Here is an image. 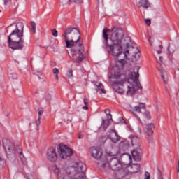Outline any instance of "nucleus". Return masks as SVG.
<instances>
[{
	"label": "nucleus",
	"mask_w": 179,
	"mask_h": 179,
	"mask_svg": "<svg viewBox=\"0 0 179 179\" xmlns=\"http://www.w3.org/2000/svg\"><path fill=\"white\" fill-rule=\"evenodd\" d=\"M82 108H83V110H89V106H88V105H87L85 106H83Z\"/></svg>",
	"instance_id": "obj_42"
},
{
	"label": "nucleus",
	"mask_w": 179,
	"mask_h": 179,
	"mask_svg": "<svg viewBox=\"0 0 179 179\" xmlns=\"http://www.w3.org/2000/svg\"><path fill=\"white\" fill-rule=\"evenodd\" d=\"M31 30L34 34H36V22L34 21L31 22Z\"/></svg>",
	"instance_id": "obj_26"
},
{
	"label": "nucleus",
	"mask_w": 179,
	"mask_h": 179,
	"mask_svg": "<svg viewBox=\"0 0 179 179\" xmlns=\"http://www.w3.org/2000/svg\"><path fill=\"white\" fill-rule=\"evenodd\" d=\"M119 146L122 149H128L129 147V141H128V140L122 141H120Z\"/></svg>",
	"instance_id": "obj_21"
},
{
	"label": "nucleus",
	"mask_w": 179,
	"mask_h": 179,
	"mask_svg": "<svg viewBox=\"0 0 179 179\" xmlns=\"http://www.w3.org/2000/svg\"><path fill=\"white\" fill-rule=\"evenodd\" d=\"M131 174H135L138 173V171H139V170L141 169V164H133L131 166Z\"/></svg>",
	"instance_id": "obj_20"
},
{
	"label": "nucleus",
	"mask_w": 179,
	"mask_h": 179,
	"mask_svg": "<svg viewBox=\"0 0 179 179\" xmlns=\"http://www.w3.org/2000/svg\"><path fill=\"white\" fill-rule=\"evenodd\" d=\"M131 155L133 156V159L134 160H135V162H141V152H138L136 150H134L131 152Z\"/></svg>",
	"instance_id": "obj_19"
},
{
	"label": "nucleus",
	"mask_w": 179,
	"mask_h": 179,
	"mask_svg": "<svg viewBox=\"0 0 179 179\" xmlns=\"http://www.w3.org/2000/svg\"><path fill=\"white\" fill-rule=\"evenodd\" d=\"M150 38H152V37H150V38H148V41H149V43H150V45H152L153 42H152V41H150Z\"/></svg>",
	"instance_id": "obj_44"
},
{
	"label": "nucleus",
	"mask_w": 179,
	"mask_h": 179,
	"mask_svg": "<svg viewBox=\"0 0 179 179\" xmlns=\"http://www.w3.org/2000/svg\"><path fill=\"white\" fill-rule=\"evenodd\" d=\"M55 79H56L57 80H58V79H59V78H58V74H56V76H55Z\"/></svg>",
	"instance_id": "obj_46"
},
{
	"label": "nucleus",
	"mask_w": 179,
	"mask_h": 179,
	"mask_svg": "<svg viewBox=\"0 0 179 179\" xmlns=\"http://www.w3.org/2000/svg\"><path fill=\"white\" fill-rule=\"evenodd\" d=\"M43 113H44V110H43V108H39L38 110V114L39 118H41V115H43Z\"/></svg>",
	"instance_id": "obj_30"
},
{
	"label": "nucleus",
	"mask_w": 179,
	"mask_h": 179,
	"mask_svg": "<svg viewBox=\"0 0 179 179\" xmlns=\"http://www.w3.org/2000/svg\"><path fill=\"white\" fill-rule=\"evenodd\" d=\"M159 66L157 68H163V57L160 56L159 59V62H157Z\"/></svg>",
	"instance_id": "obj_27"
},
{
	"label": "nucleus",
	"mask_w": 179,
	"mask_h": 179,
	"mask_svg": "<svg viewBox=\"0 0 179 179\" xmlns=\"http://www.w3.org/2000/svg\"><path fill=\"white\" fill-rule=\"evenodd\" d=\"M62 37L64 38L66 48H71L69 57L73 64H80L85 59V49L80 43V32L78 28L68 27L64 30Z\"/></svg>",
	"instance_id": "obj_2"
},
{
	"label": "nucleus",
	"mask_w": 179,
	"mask_h": 179,
	"mask_svg": "<svg viewBox=\"0 0 179 179\" xmlns=\"http://www.w3.org/2000/svg\"><path fill=\"white\" fill-rule=\"evenodd\" d=\"M137 118H138V121H141V119L139 117H137Z\"/></svg>",
	"instance_id": "obj_51"
},
{
	"label": "nucleus",
	"mask_w": 179,
	"mask_h": 179,
	"mask_svg": "<svg viewBox=\"0 0 179 179\" xmlns=\"http://www.w3.org/2000/svg\"><path fill=\"white\" fill-rule=\"evenodd\" d=\"M53 73H55V75H58L59 73V70L57 68L53 69Z\"/></svg>",
	"instance_id": "obj_38"
},
{
	"label": "nucleus",
	"mask_w": 179,
	"mask_h": 179,
	"mask_svg": "<svg viewBox=\"0 0 179 179\" xmlns=\"http://www.w3.org/2000/svg\"><path fill=\"white\" fill-rule=\"evenodd\" d=\"M104 113H105V114H106V115H110V120H111V121H113V117H111L112 115H111V113H110L111 111L110 110V109L105 110Z\"/></svg>",
	"instance_id": "obj_31"
},
{
	"label": "nucleus",
	"mask_w": 179,
	"mask_h": 179,
	"mask_svg": "<svg viewBox=\"0 0 179 179\" xmlns=\"http://www.w3.org/2000/svg\"><path fill=\"white\" fill-rule=\"evenodd\" d=\"M108 138L110 139L113 143H117V142H120V141H121V136L118 135L117 131L113 129H110V134L108 136Z\"/></svg>",
	"instance_id": "obj_13"
},
{
	"label": "nucleus",
	"mask_w": 179,
	"mask_h": 179,
	"mask_svg": "<svg viewBox=\"0 0 179 179\" xmlns=\"http://www.w3.org/2000/svg\"><path fill=\"white\" fill-rule=\"evenodd\" d=\"M138 7L148 9V8H150V3H149V0H140L138 1Z\"/></svg>",
	"instance_id": "obj_17"
},
{
	"label": "nucleus",
	"mask_w": 179,
	"mask_h": 179,
	"mask_svg": "<svg viewBox=\"0 0 179 179\" xmlns=\"http://www.w3.org/2000/svg\"><path fill=\"white\" fill-rule=\"evenodd\" d=\"M47 157L50 162H57L58 159V155H57V151L53 147H50L48 149L47 151Z\"/></svg>",
	"instance_id": "obj_11"
},
{
	"label": "nucleus",
	"mask_w": 179,
	"mask_h": 179,
	"mask_svg": "<svg viewBox=\"0 0 179 179\" xmlns=\"http://www.w3.org/2000/svg\"><path fill=\"white\" fill-rule=\"evenodd\" d=\"M41 117H38L37 120L35 122L36 125H40Z\"/></svg>",
	"instance_id": "obj_39"
},
{
	"label": "nucleus",
	"mask_w": 179,
	"mask_h": 179,
	"mask_svg": "<svg viewBox=\"0 0 179 179\" xmlns=\"http://www.w3.org/2000/svg\"><path fill=\"white\" fill-rule=\"evenodd\" d=\"M98 167L100 170H110L111 169L114 171H120L122 169V165L118 159L114 157L108 162L107 157H103L97 162Z\"/></svg>",
	"instance_id": "obj_7"
},
{
	"label": "nucleus",
	"mask_w": 179,
	"mask_h": 179,
	"mask_svg": "<svg viewBox=\"0 0 179 179\" xmlns=\"http://www.w3.org/2000/svg\"><path fill=\"white\" fill-rule=\"evenodd\" d=\"M108 125H110V122L107 120H102V127L104 131H107V128H108Z\"/></svg>",
	"instance_id": "obj_24"
},
{
	"label": "nucleus",
	"mask_w": 179,
	"mask_h": 179,
	"mask_svg": "<svg viewBox=\"0 0 179 179\" xmlns=\"http://www.w3.org/2000/svg\"><path fill=\"white\" fill-rule=\"evenodd\" d=\"M146 108V104L143 103H140L138 106L134 107V111L136 113H141V110Z\"/></svg>",
	"instance_id": "obj_22"
},
{
	"label": "nucleus",
	"mask_w": 179,
	"mask_h": 179,
	"mask_svg": "<svg viewBox=\"0 0 179 179\" xmlns=\"http://www.w3.org/2000/svg\"><path fill=\"white\" fill-rule=\"evenodd\" d=\"M131 145L136 149H139L141 147V138L136 136H131Z\"/></svg>",
	"instance_id": "obj_16"
},
{
	"label": "nucleus",
	"mask_w": 179,
	"mask_h": 179,
	"mask_svg": "<svg viewBox=\"0 0 179 179\" xmlns=\"http://www.w3.org/2000/svg\"><path fill=\"white\" fill-rule=\"evenodd\" d=\"M145 24H147V26H150V24H152V21L150 20V19H145Z\"/></svg>",
	"instance_id": "obj_34"
},
{
	"label": "nucleus",
	"mask_w": 179,
	"mask_h": 179,
	"mask_svg": "<svg viewBox=\"0 0 179 179\" xmlns=\"http://www.w3.org/2000/svg\"><path fill=\"white\" fill-rule=\"evenodd\" d=\"M6 117H9V114L6 115Z\"/></svg>",
	"instance_id": "obj_50"
},
{
	"label": "nucleus",
	"mask_w": 179,
	"mask_h": 179,
	"mask_svg": "<svg viewBox=\"0 0 179 179\" xmlns=\"http://www.w3.org/2000/svg\"><path fill=\"white\" fill-rule=\"evenodd\" d=\"M119 41L120 42V47L123 48L124 52L128 51L129 48H135V47L129 45V44H131V38L129 36H126L124 38V36L121 37L119 39Z\"/></svg>",
	"instance_id": "obj_9"
},
{
	"label": "nucleus",
	"mask_w": 179,
	"mask_h": 179,
	"mask_svg": "<svg viewBox=\"0 0 179 179\" xmlns=\"http://www.w3.org/2000/svg\"><path fill=\"white\" fill-rule=\"evenodd\" d=\"M145 114L147 116V118H150V113H149V111H145Z\"/></svg>",
	"instance_id": "obj_40"
},
{
	"label": "nucleus",
	"mask_w": 179,
	"mask_h": 179,
	"mask_svg": "<svg viewBox=\"0 0 179 179\" xmlns=\"http://www.w3.org/2000/svg\"><path fill=\"white\" fill-rule=\"evenodd\" d=\"M159 47L160 50H163V46L162 45H159Z\"/></svg>",
	"instance_id": "obj_47"
},
{
	"label": "nucleus",
	"mask_w": 179,
	"mask_h": 179,
	"mask_svg": "<svg viewBox=\"0 0 179 179\" xmlns=\"http://www.w3.org/2000/svg\"><path fill=\"white\" fill-rule=\"evenodd\" d=\"M135 69L136 72H131L129 74V78L127 80V77L125 75H121L120 73H115V75L113 76V79H117L115 81H112V86H113V90L119 93L120 94H124L125 91L124 89L121 88L120 86H124L127 84V96H132V94H135V92H136V89H135V85L137 89H142V86H141V83H139V66H136Z\"/></svg>",
	"instance_id": "obj_3"
},
{
	"label": "nucleus",
	"mask_w": 179,
	"mask_h": 179,
	"mask_svg": "<svg viewBox=\"0 0 179 179\" xmlns=\"http://www.w3.org/2000/svg\"><path fill=\"white\" fill-rule=\"evenodd\" d=\"M94 86H96V87L99 88L101 93H103V94L106 93V90H104V85H103V83H99V82H95Z\"/></svg>",
	"instance_id": "obj_23"
},
{
	"label": "nucleus",
	"mask_w": 179,
	"mask_h": 179,
	"mask_svg": "<svg viewBox=\"0 0 179 179\" xmlns=\"http://www.w3.org/2000/svg\"><path fill=\"white\" fill-rule=\"evenodd\" d=\"M5 167V159L0 157V169H3Z\"/></svg>",
	"instance_id": "obj_29"
},
{
	"label": "nucleus",
	"mask_w": 179,
	"mask_h": 179,
	"mask_svg": "<svg viewBox=\"0 0 179 179\" xmlns=\"http://www.w3.org/2000/svg\"><path fill=\"white\" fill-rule=\"evenodd\" d=\"M168 51H171L173 54L176 51V45L173 44H169L167 48Z\"/></svg>",
	"instance_id": "obj_25"
},
{
	"label": "nucleus",
	"mask_w": 179,
	"mask_h": 179,
	"mask_svg": "<svg viewBox=\"0 0 179 179\" xmlns=\"http://www.w3.org/2000/svg\"><path fill=\"white\" fill-rule=\"evenodd\" d=\"M68 121H69V122H71V120H68Z\"/></svg>",
	"instance_id": "obj_53"
},
{
	"label": "nucleus",
	"mask_w": 179,
	"mask_h": 179,
	"mask_svg": "<svg viewBox=\"0 0 179 179\" xmlns=\"http://www.w3.org/2000/svg\"><path fill=\"white\" fill-rule=\"evenodd\" d=\"M3 146L5 149L7 158L8 160H10V162H15L16 160L17 155H19L22 162H24L23 151L22 148L19 147V145H15L13 143L10 142V140L8 138H3Z\"/></svg>",
	"instance_id": "obj_6"
},
{
	"label": "nucleus",
	"mask_w": 179,
	"mask_h": 179,
	"mask_svg": "<svg viewBox=\"0 0 179 179\" xmlns=\"http://www.w3.org/2000/svg\"><path fill=\"white\" fill-rule=\"evenodd\" d=\"M10 26H13V24H11V25Z\"/></svg>",
	"instance_id": "obj_54"
},
{
	"label": "nucleus",
	"mask_w": 179,
	"mask_h": 179,
	"mask_svg": "<svg viewBox=\"0 0 179 179\" xmlns=\"http://www.w3.org/2000/svg\"><path fill=\"white\" fill-rule=\"evenodd\" d=\"M120 120L121 121V122L125 123V120H124V118L122 117H120Z\"/></svg>",
	"instance_id": "obj_43"
},
{
	"label": "nucleus",
	"mask_w": 179,
	"mask_h": 179,
	"mask_svg": "<svg viewBox=\"0 0 179 179\" xmlns=\"http://www.w3.org/2000/svg\"><path fill=\"white\" fill-rule=\"evenodd\" d=\"M71 2H74V3H83V0H70Z\"/></svg>",
	"instance_id": "obj_35"
},
{
	"label": "nucleus",
	"mask_w": 179,
	"mask_h": 179,
	"mask_svg": "<svg viewBox=\"0 0 179 179\" xmlns=\"http://www.w3.org/2000/svg\"><path fill=\"white\" fill-rule=\"evenodd\" d=\"M138 131H139V132H140V134H141V129H138Z\"/></svg>",
	"instance_id": "obj_52"
},
{
	"label": "nucleus",
	"mask_w": 179,
	"mask_h": 179,
	"mask_svg": "<svg viewBox=\"0 0 179 179\" xmlns=\"http://www.w3.org/2000/svg\"><path fill=\"white\" fill-rule=\"evenodd\" d=\"M78 139H83V135H82V133L78 134Z\"/></svg>",
	"instance_id": "obj_41"
},
{
	"label": "nucleus",
	"mask_w": 179,
	"mask_h": 179,
	"mask_svg": "<svg viewBox=\"0 0 179 179\" xmlns=\"http://www.w3.org/2000/svg\"><path fill=\"white\" fill-rule=\"evenodd\" d=\"M144 179H150V173H149V172H145V173Z\"/></svg>",
	"instance_id": "obj_36"
},
{
	"label": "nucleus",
	"mask_w": 179,
	"mask_h": 179,
	"mask_svg": "<svg viewBox=\"0 0 179 179\" xmlns=\"http://www.w3.org/2000/svg\"><path fill=\"white\" fill-rule=\"evenodd\" d=\"M153 131H155V124L153 123H150L145 125V132L147 135V139L149 143H153Z\"/></svg>",
	"instance_id": "obj_10"
},
{
	"label": "nucleus",
	"mask_w": 179,
	"mask_h": 179,
	"mask_svg": "<svg viewBox=\"0 0 179 179\" xmlns=\"http://www.w3.org/2000/svg\"><path fill=\"white\" fill-rule=\"evenodd\" d=\"M117 60L116 61L115 63V68H117L118 71H115L114 75H115V73H120V75H124V74H121V69H124V66L126 64L125 62V58H122V57H117Z\"/></svg>",
	"instance_id": "obj_14"
},
{
	"label": "nucleus",
	"mask_w": 179,
	"mask_h": 179,
	"mask_svg": "<svg viewBox=\"0 0 179 179\" xmlns=\"http://www.w3.org/2000/svg\"><path fill=\"white\" fill-rule=\"evenodd\" d=\"M157 52V54H162V50H158Z\"/></svg>",
	"instance_id": "obj_48"
},
{
	"label": "nucleus",
	"mask_w": 179,
	"mask_h": 179,
	"mask_svg": "<svg viewBox=\"0 0 179 179\" xmlns=\"http://www.w3.org/2000/svg\"><path fill=\"white\" fill-rule=\"evenodd\" d=\"M52 36L54 37H58V31H57V29H52Z\"/></svg>",
	"instance_id": "obj_33"
},
{
	"label": "nucleus",
	"mask_w": 179,
	"mask_h": 179,
	"mask_svg": "<svg viewBox=\"0 0 179 179\" xmlns=\"http://www.w3.org/2000/svg\"><path fill=\"white\" fill-rule=\"evenodd\" d=\"M120 174V171H117L116 173H115V176H118Z\"/></svg>",
	"instance_id": "obj_49"
},
{
	"label": "nucleus",
	"mask_w": 179,
	"mask_h": 179,
	"mask_svg": "<svg viewBox=\"0 0 179 179\" xmlns=\"http://www.w3.org/2000/svg\"><path fill=\"white\" fill-rule=\"evenodd\" d=\"M86 165L82 162H74L66 169V173L62 179H85Z\"/></svg>",
	"instance_id": "obj_5"
},
{
	"label": "nucleus",
	"mask_w": 179,
	"mask_h": 179,
	"mask_svg": "<svg viewBox=\"0 0 179 179\" xmlns=\"http://www.w3.org/2000/svg\"><path fill=\"white\" fill-rule=\"evenodd\" d=\"M43 101H45L46 104H50L51 100H52V95L48 92H45L42 98Z\"/></svg>",
	"instance_id": "obj_18"
},
{
	"label": "nucleus",
	"mask_w": 179,
	"mask_h": 179,
	"mask_svg": "<svg viewBox=\"0 0 179 179\" xmlns=\"http://www.w3.org/2000/svg\"><path fill=\"white\" fill-rule=\"evenodd\" d=\"M83 103H84L85 106H89V99L87 98L84 99Z\"/></svg>",
	"instance_id": "obj_37"
},
{
	"label": "nucleus",
	"mask_w": 179,
	"mask_h": 179,
	"mask_svg": "<svg viewBox=\"0 0 179 179\" xmlns=\"http://www.w3.org/2000/svg\"><path fill=\"white\" fill-rule=\"evenodd\" d=\"M8 2H9V0H4L5 5H6L8 3Z\"/></svg>",
	"instance_id": "obj_45"
},
{
	"label": "nucleus",
	"mask_w": 179,
	"mask_h": 179,
	"mask_svg": "<svg viewBox=\"0 0 179 179\" xmlns=\"http://www.w3.org/2000/svg\"><path fill=\"white\" fill-rule=\"evenodd\" d=\"M66 76H67V78H69V79H71V78L73 76V73L72 69H69L67 71Z\"/></svg>",
	"instance_id": "obj_28"
},
{
	"label": "nucleus",
	"mask_w": 179,
	"mask_h": 179,
	"mask_svg": "<svg viewBox=\"0 0 179 179\" xmlns=\"http://www.w3.org/2000/svg\"><path fill=\"white\" fill-rule=\"evenodd\" d=\"M59 2L63 5H68L71 2V0H59Z\"/></svg>",
	"instance_id": "obj_32"
},
{
	"label": "nucleus",
	"mask_w": 179,
	"mask_h": 179,
	"mask_svg": "<svg viewBox=\"0 0 179 179\" xmlns=\"http://www.w3.org/2000/svg\"><path fill=\"white\" fill-rule=\"evenodd\" d=\"M157 69L161 73V78L163 83L164 85H167V83H169V73L163 67H157Z\"/></svg>",
	"instance_id": "obj_15"
},
{
	"label": "nucleus",
	"mask_w": 179,
	"mask_h": 179,
	"mask_svg": "<svg viewBox=\"0 0 179 179\" xmlns=\"http://www.w3.org/2000/svg\"><path fill=\"white\" fill-rule=\"evenodd\" d=\"M57 149L61 159H68V157H71V156L73 155L72 149L69 148L64 144H59Z\"/></svg>",
	"instance_id": "obj_8"
},
{
	"label": "nucleus",
	"mask_w": 179,
	"mask_h": 179,
	"mask_svg": "<svg viewBox=\"0 0 179 179\" xmlns=\"http://www.w3.org/2000/svg\"><path fill=\"white\" fill-rule=\"evenodd\" d=\"M102 37L104 40L103 48L109 54L116 58H126L131 62H136L141 58V52L138 48H129V50L122 52L123 48L120 45V38L124 37V30L115 27L111 30L104 28Z\"/></svg>",
	"instance_id": "obj_1"
},
{
	"label": "nucleus",
	"mask_w": 179,
	"mask_h": 179,
	"mask_svg": "<svg viewBox=\"0 0 179 179\" xmlns=\"http://www.w3.org/2000/svg\"><path fill=\"white\" fill-rule=\"evenodd\" d=\"M58 176L59 177V173H58Z\"/></svg>",
	"instance_id": "obj_55"
},
{
	"label": "nucleus",
	"mask_w": 179,
	"mask_h": 179,
	"mask_svg": "<svg viewBox=\"0 0 179 179\" xmlns=\"http://www.w3.org/2000/svg\"><path fill=\"white\" fill-rule=\"evenodd\" d=\"M90 152L91 156L94 157V159L99 160L98 162H100V160L103 159V158H101V156H103V152H101V151H100L99 148H96L95 147H92L90 149Z\"/></svg>",
	"instance_id": "obj_12"
},
{
	"label": "nucleus",
	"mask_w": 179,
	"mask_h": 179,
	"mask_svg": "<svg viewBox=\"0 0 179 179\" xmlns=\"http://www.w3.org/2000/svg\"><path fill=\"white\" fill-rule=\"evenodd\" d=\"M24 25L23 23H17L15 29L8 36V45L11 50H23L24 47Z\"/></svg>",
	"instance_id": "obj_4"
}]
</instances>
